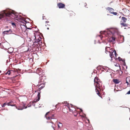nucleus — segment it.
<instances>
[{
  "instance_id": "1",
  "label": "nucleus",
  "mask_w": 130,
  "mask_h": 130,
  "mask_svg": "<svg viewBox=\"0 0 130 130\" xmlns=\"http://www.w3.org/2000/svg\"><path fill=\"white\" fill-rule=\"evenodd\" d=\"M94 85L95 86V91L97 94L100 97L101 95L99 92L100 90L102 87V83L100 81V79L97 77H95L94 79Z\"/></svg>"
},
{
  "instance_id": "2",
  "label": "nucleus",
  "mask_w": 130,
  "mask_h": 130,
  "mask_svg": "<svg viewBox=\"0 0 130 130\" xmlns=\"http://www.w3.org/2000/svg\"><path fill=\"white\" fill-rule=\"evenodd\" d=\"M13 14L11 11L9 10L2 11L0 13V19L5 17H10Z\"/></svg>"
},
{
  "instance_id": "3",
  "label": "nucleus",
  "mask_w": 130,
  "mask_h": 130,
  "mask_svg": "<svg viewBox=\"0 0 130 130\" xmlns=\"http://www.w3.org/2000/svg\"><path fill=\"white\" fill-rule=\"evenodd\" d=\"M7 105L8 106H15L16 108L18 110H22L24 108H27V106L25 107V105L23 103L21 104L18 107L16 106L14 104L13 102L11 101L8 103Z\"/></svg>"
},
{
  "instance_id": "4",
  "label": "nucleus",
  "mask_w": 130,
  "mask_h": 130,
  "mask_svg": "<svg viewBox=\"0 0 130 130\" xmlns=\"http://www.w3.org/2000/svg\"><path fill=\"white\" fill-rule=\"evenodd\" d=\"M66 108H68L71 112H74L76 111V109L72 105H70L69 103H67V101H66Z\"/></svg>"
},
{
  "instance_id": "5",
  "label": "nucleus",
  "mask_w": 130,
  "mask_h": 130,
  "mask_svg": "<svg viewBox=\"0 0 130 130\" xmlns=\"http://www.w3.org/2000/svg\"><path fill=\"white\" fill-rule=\"evenodd\" d=\"M109 52L110 53L109 56L111 58V59L112 58L114 57L115 55L116 57L117 54L116 51L115 50H112L111 51H109Z\"/></svg>"
},
{
  "instance_id": "6",
  "label": "nucleus",
  "mask_w": 130,
  "mask_h": 130,
  "mask_svg": "<svg viewBox=\"0 0 130 130\" xmlns=\"http://www.w3.org/2000/svg\"><path fill=\"white\" fill-rule=\"evenodd\" d=\"M40 92H38V94L37 95V97H38V99H35L34 100V101L32 102L33 103H35L39 101L40 100Z\"/></svg>"
},
{
  "instance_id": "7",
  "label": "nucleus",
  "mask_w": 130,
  "mask_h": 130,
  "mask_svg": "<svg viewBox=\"0 0 130 130\" xmlns=\"http://www.w3.org/2000/svg\"><path fill=\"white\" fill-rule=\"evenodd\" d=\"M12 31L11 29L5 31L3 32V34L4 36L6 35L9 34L12 32Z\"/></svg>"
},
{
  "instance_id": "8",
  "label": "nucleus",
  "mask_w": 130,
  "mask_h": 130,
  "mask_svg": "<svg viewBox=\"0 0 130 130\" xmlns=\"http://www.w3.org/2000/svg\"><path fill=\"white\" fill-rule=\"evenodd\" d=\"M119 18H121V20L120 21V23H126L127 20V19L124 17H122L120 16Z\"/></svg>"
},
{
  "instance_id": "9",
  "label": "nucleus",
  "mask_w": 130,
  "mask_h": 130,
  "mask_svg": "<svg viewBox=\"0 0 130 130\" xmlns=\"http://www.w3.org/2000/svg\"><path fill=\"white\" fill-rule=\"evenodd\" d=\"M37 86L38 87H39L38 90H39L40 91L41 89H42L45 86V85L43 83L39 84L37 85Z\"/></svg>"
},
{
  "instance_id": "10",
  "label": "nucleus",
  "mask_w": 130,
  "mask_h": 130,
  "mask_svg": "<svg viewBox=\"0 0 130 130\" xmlns=\"http://www.w3.org/2000/svg\"><path fill=\"white\" fill-rule=\"evenodd\" d=\"M41 38L39 37L38 39L36 40L35 41L37 43V44L39 45V46L42 43V42L41 41Z\"/></svg>"
},
{
  "instance_id": "11",
  "label": "nucleus",
  "mask_w": 130,
  "mask_h": 130,
  "mask_svg": "<svg viewBox=\"0 0 130 130\" xmlns=\"http://www.w3.org/2000/svg\"><path fill=\"white\" fill-rule=\"evenodd\" d=\"M14 73V71H13V70H8L7 72L5 73L6 75L8 74V75H10L11 74H12Z\"/></svg>"
},
{
  "instance_id": "12",
  "label": "nucleus",
  "mask_w": 130,
  "mask_h": 130,
  "mask_svg": "<svg viewBox=\"0 0 130 130\" xmlns=\"http://www.w3.org/2000/svg\"><path fill=\"white\" fill-rule=\"evenodd\" d=\"M116 39V38L113 37H112L109 38V41L110 42H112L114 43Z\"/></svg>"
},
{
  "instance_id": "13",
  "label": "nucleus",
  "mask_w": 130,
  "mask_h": 130,
  "mask_svg": "<svg viewBox=\"0 0 130 130\" xmlns=\"http://www.w3.org/2000/svg\"><path fill=\"white\" fill-rule=\"evenodd\" d=\"M57 6L59 8H63L65 6L64 4L62 3H59L57 4Z\"/></svg>"
},
{
  "instance_id": "14",
  "label": "nucleus",
  "mask_w": 130,
  "mask_h": 130,
  "mask_svg": "<svg viewBox=\"0 0 130 130\" xmlns=\"http://www.w3.org/2000/svg\"><path fill=\"white\" fill-rule=\"evenodd\" d=\"M50 113L49 112H48L46 113L45 115V117L46 118V119L47 120H50L52 119V117L49 116V115H48V114Z\"/></svg>"
},
{
  "instance_id": "15",
  "label": "nucleus",
  "mask_w": 130,
  "mask_h": 130,
  "mask_svg": "<svg viewBox=\"0 0 130 130\" xmlns=\"http://www.w3.org/2000/svg\"><path fill=\"white\" fill-rule=\"evenodd\" d=\"M112 81L115 84H119L120 82L119 80L117 79H113Z\"/></svg>"
},
{
  "instance_id": "16",
  "label": "nucleus",
  "mask_w": 130,
  "mask_h": 130,
  "mask_svg": "<svg viewBox=\"0 0 130 130\" xmlns=\"http://www.w3.org/2000/svg\"><path fill=\"white\" fill-rule=\"evenodd\" d=\"M45 25L47 29L48 30L49 29V27L50 26V25L49 24V22L48 21H46L45 22Z\"/></svg>"
},
{
  "instance_id": "17",
  "label": "nucleus",
  "mask_w": 130,
  "mask_h": 130,
  "mask_svg": "<svg viewBox=\"0 0 130 130\" xmlns=\"http://www.w3.org/2000/svg\"><path fill=\"white\" fill-rule=\"evenodd\" d=\"M106 9L108 11H109V12L111 13L114 10V9L108 7L106 8Z\"/></svg>"
},
{
  "instance_id": "18",
  "label": "nucleus",
  "mask_w": 130,
  "mask_h": 130,
  "mask_svg": "<svg viewBox=\"0 0 130 130\" xmlns=\"http://www.w3.org/2000/svg\"><path fill=\"white\" fill-rule=\"evenodd\" d=\"M126 83L127 84L128 86L130 85V78L127 77L126 79Z\"/></svg>"
},
{
  "instance_id": "19",
  "label": "nucleus",
  "mask_w": 130,
  "mask_h": 130,
  "mask_svg": "<svg viewBox=\"0 0 130 130\" xmlns=\"http://www.w3.org/2000/svg\"><path fill=\"white\" fill-rule=\"evenodd\" d=\"M44 77L43 75H41L39 77L40 80L39 81V83L40 82H42L43 81V78Z\"/></svg>"
},
{
  "instance_id": "20",
  "label": "nucleus",
  "mask_w": 130,
  "mask_h": 130,
  "mask_svg": "<svg viewBox=\"0 0 130 130\" xmlns=\"http://www.w3.org/2000/svg\"><path fill=\"white\" fill-rule=\"evenodd\" d=\"M125 23H120V24L122 27H127L128 26V24H126Z\"/></svg>"
},
{
  "instance_id": "21",
  "label": "nucleus",
  "mask_w": 130,
  "mask_h": 130,
  "mask_svg": "<svg viewBox=\"0 0 130 130\" xmlns=\"http://www.w3.org/2000/svg\"><path fill=\"white\" fill-rule=\"evenodd\" d=\"M73 113L74 115L75 116H76L78 115L79 114L78 112L76 110V111H75L73 112Z\"/></svg>"
},
{
  "instance_id": "22",
  "label": "nucleus",
  "mask_w": 130,
  "mask_h": 130,
  "mask_svg": "<svg viewBox=\"0 0 130 130\" xmlns=\"http://www.w3.org/2000/svg\"><path fill=\"white\" fill-rule=\"evenodd\" d=\"M58 128H61L62 126V124L60 123H59L58 124Z\"/></svg>"
},
{
  "instance_id": "23",
  "label": "nucleus",
  "mask_w": 130,
  "mask_h": 130,
  "mask_svg": "<svg viewBox=\"0 0 130 130\" xmlns=\"http://www.w3.org/2000/svg\"><path fill=\"white\" fill-rule=\"evenodd\" d=\"M37 33V32L35 31V32L34 33L33 37V39H36V37L35 36H36V34Z\"/></svg>"
},
{
  "instance_id": "24",
  "label": "nucleus",
  "mask_w": 130,
  "mask_h": 130,
  "mask_svg": "<svg viewBox=\"0 0 130 130\" xmlns=\"http://www.w3.org/2000/svg\"><path fill=\"white\" fill-rule=\"evenodd\" d=\"M11 24L13 26V27H16V25L14 23H12Z\"/></svg>"
},
{
  "instance_id": "25",
  "label": "nucleus",
  "mask_w": 130,
  "mask_h": 130,
  "mask_svg": "<svg viewBox=\"0 0 130 130\" xmlns=\"http://www.w3.org/2000/svg\"><path fill=\"white\" fill-rule=\"evenodd\" d=\"M111 14H113L115 15H117V14H118L116 12H113V11L111 13Z\"/></svg>"
},
{
  "instance_id": "26",
  "label": "nucleus",
  "mask_w": 130,
  "mask_h": 130,
  "mask_svg": "<svg viewBox=\"0 0 130 130\" xmlns=\"http://www.w3.org/2000/svg\"><path fill=\"white\" fill-rule=\"evenodd\" d=\"M105 50H110V47H106L105 48Z\"/></svg>"
},
{
  "instance_id": "27",
  "label": "nucleus",
  "mask_w": 130,
  "mask_h": 130,
  "mask_svg": "<svg viewBox=\"0 0 130 130\" xmlns=\"http://www.w3.org/2000/svg\"><path fill=\"white\" fill-rule=\"evenodd\" d=\"M7 103H4L3 105H2V107H4L5 105H7Z\"/></svg>"
},
{
  "instance_id": "28",
  "label": "nucleus",
  "mask_w": 130,
  "mask_h": 130,
  "mask_svg": "<svg viewBox=\"0 0 130 130\" xmlns=\"http://www.w3.org/2000/svg\"><path fill=\"white\" fill-rule=\"evenodd\" d=\"M40 69H41L40 68H38L37 70V72L38 73L39 72L40 70Z\"/></svg>"
},
{
  "instance_id": "29",
  "label": "nucleus",
  "mask_w": 130,
  "mask_h": 130,
  "mask_svg": "<svg viewBox=\"0 0 130 130\" xmlns=\"http://www.w3.org/2000/svg\"><path fill=\"white\" fill-rule=\"evenodd\" d=\"M13 71H14V72L17 71V70L16 69H13Z\"/></svg>"
},
{
  "instance_id": "30",
  "label": "nucleus",
  "mask_w": 130,
  "mask_h": 130,
  "mask_svg": "<svg viewBox=\"0 0 130 130\" xmlns=\"http://www.w3.org/2000/svg\"><path fill=\"white\" fill-rule=\"evenodd\" d=\"M42 19L43 20L46 19V18L45 16H43L42 17Z\"/></svg>"
},
{
  "instance_id": "31",
  "label": "nucleus",
  "mask_w": 130,
  "mask_h": 130,
  "mask_svg": "<svg viewBox=\"0 0 130 130\" xmlns=\"http://www.w3.org/2000/svg\"><path fill=\"white\" fill-rule=\"evenodd\" d=\"M107 33L108 34H110V33H111V32L110 31H108L107 32Z\"/></svg>"
},
{
  "instance_id": "32",
  "label": "nucleus",
  "mask_w": 130,
  "mask_h": 130,
  "mask_svg": "<svg viewBox=\"0 0 130 130\" xmlns=\"http://www.w3.org/2000/svg\"><path fill=\"white\" fill-rule=\"evenodd\" d=\"M51 117H52V119H53V118L54 117V115H52V116H51Z\"/></svg>"
},
{
  "instance_id": "33",
  "label": "nucleus",
  "mask_w": 130,
  "mask_h": 130,
  "mask_svg": "<svg viewBox=\"0 0 130 130\" xmlns=\"http://www.w3.org/2000/svg\"><path fill=\"white\" fill-rule=\"evenodd\" d=\"M8 26H7L5 27V29H6V28H8Z\"/></svg>"
},
{
  "instance_id": "34",
  "label": "nucleus",
  "mask_w": 130,
  "mask_h": 130,
  "mask_svg": "<svg viewBox=\"0 0 130 130\" xmlns=\"http://www.w3.org/2000/svg\"><path fill=\"white\" fill-rule=\"evenodd\" d=\"M105 50V52L106 53H107V52H108V50Z\"/></svg>"
},
{
  "instance_id": "35",
  "label": "nucleus",
  "mask_w": 130,
  "mask_h": 130,
  "mask_svg": "<svg viewBox=\"0 0 130 130\" xmlns=\"http://www.w3.org/2000/svg\"><path fill=\"white\" fill-rule=\"evenodd\" d=\"M27 29H31V28H27Z\"/></svg>"
},
{
  "instance_id": "36",
  "label": "nucleus",
  "mask_w": 130,
  "mask_h": 130,
  "mask_svg": "<svg viewBox=\"0 0 130 130\" xmlns=\"http://www.w3.org/2000/svg\"><path fill=\"white\" fill-rule=\"evenodd\" d=\"M80 109V110H81V111H82H82L83 110H82V109Z\"/></svg>"
},
{
  "instance_id": "37",
  "label": "nucleus",
  "mask_w": 130,
  "mask_h": 130,
  "mask_svg": "<svg viewBox=\"0 0 130 130\" xmlns=\"http://www.w3.org/2000/svg\"><path fill=\"white\" fill-rule=\"evenodd\" d=\"M122 59H121L120 60H121Z\"/></svg>"
},
{
  "instance_id": "38",
  "label": "nucleus",
  "mask_w": 130,
  "mask_h": 130,
  "mask_svg": "<svg viewBox=\"0 0 130 130\" xmlns=\"http://www.w3.org/2000/svg\"><path fill=\"white\" fill-rule=\"evenodd\" d=\"M35 92H36V91H35Z\"/></svg>"
},
{
  "instance_id": "39",
  "label": "nucleus",
  "mask_w": 130,
  "mask_h": 130,
  "mask_svg": "<svg viewBox=\"0 0 130 130\" xmlns=\"http://www.w3.org/2000/svg\"><path fill=\"white\" fill-rule=\"evenodd\" d=\"M124 29H126V28H124Z\"/></svg>"
},
{
  "instance_id": "40",
  "label": "nucleus",
  "mask_w": 130,
  "mask_h": 130,
  "mask_svg": "<svg viewBox=\"0 0 130 130\" xmlns=\"http://www.w3.org/2000/svg\"><path fill=\"white\" fill-rule=\"evenodd\" d=\"M64 110V109H63V110Z\"/></svg>"
}]
</instances>
